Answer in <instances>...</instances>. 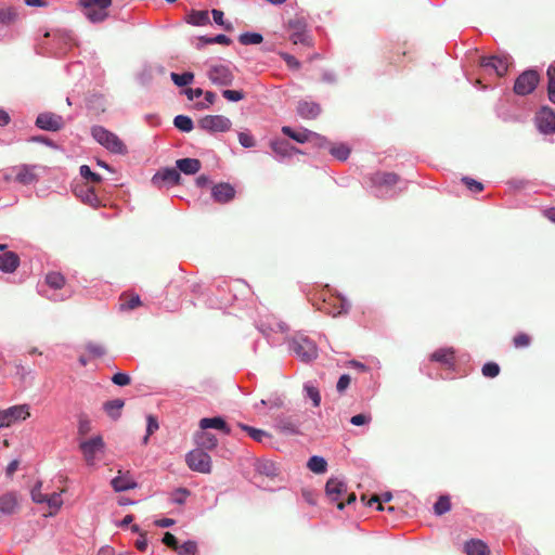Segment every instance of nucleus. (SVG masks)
Segmentation results:
<instances>
[{
	"mask_svg": "<svg viewBox=\"0 0 555 555\" xmlns=\"http://www.w3.org/2000/svg\"><path fill=\"white\" fill-rule=\"evenodd\" d=\"M539 75L535 70H526L515 81L514 91L518 95L531 93L538 86Z\"/></svg>",
	"mask_w": 555,
	"mask_h": 555,
	"instance_id": "obj_10",
	"label": "nucleus"
},
{
	"mask_svg": "<svg viewBox=\"0 0 555 555\" xmlns=\"http://www.w3.org/2000/svg\"><path fill=\"white\" fill-rule=\"evenodd\" d=\"M301 420L299 414H280L275 417L274 427L285 435L300 434Z\"/></svg>",
	"mask_w": 555,
	"mask_h": 555,
	"instance_id": "obj_9",
	"label": "nucleus"
},
{
	"mask_svg": "<svg viewBox=\"0 0 555 555\" xmlns=\"http://www.w3.org/2000/svg\"><path fill=\"white\" fill-rule=\"evenodd\" d=\"M371 420H372V417L370 414L362 413V414L353 415L351 418H349V423L354 426H364V425H369Z\"/></svg>",
	"mask_w": 555,
	"mask_h": 555,
	"instance_id": "obj_58",
	"label": "nucleus"
},
{
	"mask_svg": "<svg viewBox=\"0 0 555 555\" xmlns=\"http://www.w3.org/2000/svg\"><path fill=\"white\" fill-rule=\"evenodd\" d=\"M331 154L341 160V162H345L347 160V146H345L344 144L337 146V147H333L331 149Z\"/></svg>",
	"mask_w": 555,
	"mask_h": 555,
	"instance_id": "obj_64",
	"label": "nucleus"
},
{
	"mask_svg": "<svg viewBox=\"0 0 555 555\" xmlns=\"http://www.w3.org/2000/svg\"><path fill=\"white\" fill-rule=\"evenodd\" d=\"M240 42L244 46H249V44H259L262 42L263 38H262V35L259 34V33H249V31H246V33H243L240 35V38H238Z\"/></svg>",
	"mask_w": 555,
	"mask_h": 555,
	"instance_id": "obj_40",
	"label": "nucleus"
},
{
	"mask_svg": "<svg viewBox=\"0 0 555 555\" xmlns=\"http://www.w3.org/2000/svg\"><path fill=\"white\" fill-rule=\"evenodd\" d=\"M16 17V13L12 8L0 9V24H10Z\"/></svg>",
	"mask_w": 555,
	"mask_h": 555,
	"instance_id": "obj_52",
	"label": "nucleus"
},
{
	"mask_svg": "<svg viewBox=\"0 0 555 555\" xmlns=\"http://www.w3.org/2000/svg\"><path fill=\"white\" fill-rule=\"evenodd\" d=\"M232 121L223 115H206L198 120V127L210 133L227 132Z\"/></svg>",
	"mask_w": 555,
	"mask_h": 555,
	"instance_id": "obj_7",
	"label": "nucleus"
},
{
	"mask_svg": "<svg viewBox=\"0 0 555 555\" xmlns=\"http://www.w3.org/2000/svg\"><path fill=\"white\" fill-rule=\"evenodd\" d=\"M271 149L273 150L275 154V158L279 162H283L286 158H291L295 154L302 153L297 147L293 146L288 141L286 140H274L271 141Z\"/></svg>",
	"mask_w": 555,
	"mask_h": 555,
	"instance_id": "obj_16",
	"label": "nucleus"
},
{
	"mask_svg": "<svg viewBox=\"0 0 555 555\" xmlns=\"http://www.w3.org/2000/svg\"><path fill=\"white\" fill-rule=\"evenodd\" d=\"M17 502L12 493H5L0 496V512L5 515H11L16 508Z\"/></svg>",
	"mask_w": 555,
	"mask_h": 555,
	"instance_id": "obj_33",
	"label": "nucleus"
},
{
	"mask_svg": "<svg viewBox=\"0 0 555 555\" xmlns=\"http://www.w3.org/2000/svg\"><path fill=\"white\" fill-rule=\"evenodd\" d=\"M451 508V503L449 496H440L438 501L434 505V511L436 515H443L449 512Z\"/></svg>",
	"mask_w": 555,
	"mask_h": 555,
	"instance_id": "obj_44",
	"label": "nucleus"
},
{
	"mask_svg": "<svg viewBox=\"0 0 555 555\" xmlns=\"http://www.w3.org/2000/svg\"><path fill=\"white\" fill-rule=\"evenodd\" d=\"M305 397L312 401L313 406H319L321 403V395L319 388L313 382H307L304 384Z\"/></svg>",
	"mask_w": 555,
	"mask_h": 555,
	"instance_id": "obj_35",
	"label": "nucleus"
},
{
	"mask_svg": "<svg viewBox=\"0 0 555 555\" xmlns=\"http://www.w3.org/2000/svg\"><path fill=\"white\" fill-rule=\"evenodd\" d=\"M81 201L92 207H96L100 204L98 196L95 195L93 189L88 188L86 191H81L78 194Z\"/></svg>",
	"mask_w": 555,
	"mask_h": 555,
	"instance_id": "obj_43",
	"label": "nucleus"
},
{
	"mask_svg": "<svg viewBox=\"0 0 555 555\" xmlns=\"http://www.w3.org/2000/svg\"><path fill=\"white\" fill-rule=\"evenodd\" d=\"M46 283L54 291L61 289L65 284V278L60 272H49L46 275Z\"/></svg>",
	"mask_w": 555,
	"mask_h": 555,
	"instance_id": "obj_37",
	"label": "nucleus"
},
{
	"mask_svg": "<svg viewBox=\"0 0 555 555\" xmlns=\"http://www.w3.org/2000/svg\"><path fill=\"white\" fill-rule=\"evenodd\" d=\"M462 181L467 186V189L469 191H472L473 193H478V192H481L483 190V185L479 181H476L473 178L463 177Z\"/></svg>",
	"mask_w": 555,
	"mask_h": 555,
	"instance_id": "obj_55",
	"label": "nucleus"
},
{
	"mask_svg": "<svg viewBox=\"0 0 555 555\" xmlns=\"http://www.w3.org/2000/svg\"><path fill=\"white\" fill-rule=\"evenodd\" d=\"M64 125L65 122L61 115L50 112L40 113L36 118V126L46 131H59Z\"/></svg>",
	"mask_w": 555,
	"mask_h": 555,
	"instance_id": "obj_12",
	"label": "nucleus"
},
{
	"mask_svg": "<svg viewBox=\"0 0 555 555\" xmlns=\"http://www.w3.org/2000/svg\"><path fill=\"white\" fill-rule=\"evenodd\" d=\"M190 23L204 26L209 23V13L207 11H194L190 16Z\"/></svg>",
	"mask_w": 555,
	"mask_h": 555,
	"instance_id": "obj_42",
	"label": "nucleus"
},
{
	"mask_svg": "<svg viewBox=\"0 0 555 555\" xmlns=\"http://www.w3.org/2000/svg\"><path fill=\"white\" fill-rule=\"evenodd\" d=\"M537 125L541 132H555V112L551 108H542L537 117Z\"/></svg>",
	"mask_w": 555,
	"mask_h": 555,
	"instance_id": "obj_18",
	"label": "nucleus"
},
{
	"mask_svg": "<svg viewBox=\"0 0 555 555\" xmlns=\"http://www.w3.org/2000/svg\"><path fill=\"white\" fill-rule=\"evenodd\" d=\"M153 78V68L151 66H145L141 73L138 75V79L142 85L149 83Z\"/></svg>",
	"mask_w": 555,
	"mask_h": 555,
	"instance_id": "obj_63",
	"label": "nucleus"
},
{
	"mask_svg": "<svg viewBox=\"0 0 555 555\" xmlns=\"http://www.w3.org/2000/svg\"><path fill=\"white\" fill-rule=\"evenodd\" d=\"M345 308V299L338 296H330L328 298H324L318 309L326 314L332 315L333 318L341 314Z\"/></svg>",
	"mask_w": 555,
	"mask_h": 555,
	"instance_id": "obj_17",
	"label": "nucleus"
},
{
	"mask_svg": "<svg viewBox=\"0 0 555 555\" xmlns=\"http://www.w3.org/2000/svg\"><path fill=\"white\" fill-rule=\"evenodd\" d=\"M453 359L452 349H439L431 354V360L440 362L447 366L453 365Z\"/></svg>",
	"mask_w": 555,
	"mask_h": 555,
	"instance_id": "obj_36",
	"label": "nucleus"
},
{
	"mask_svg": "<svg viewBox=\"0 0 555 555\" xmlns=\"http://www.w3.org/2000/svg\"><path fill=\"white\" fill-rule=\"evenodd\" d=\"M199 428L203 430L214 428L221 430L225 435H229L231 433L230 427L221 416L202 418L199 421Z\"/></svg>",
	"mask_w": 555,
	"mask_h": 555,
	"instance_id": "obj_23",
	"label": "nucleus"
},
{
	"mask_svg": "<svg viewBox=\"0 0 555 555\" xmlns=\"http://www.w3.org/2000/svg\"><path fill=\"white\" fill-rule=\"evenodd\" d=\"M111 485L116 492H124L138 487L137 481L129 473L116 476L112 479Z\"/></svg>",
	"mask_w": 555,
	"mask_h": 555,
	"instance_id": "obj_24",
	"label": "nucleus"
},
{
	"mask_svg": "<svg viewBox=\"0 0 555 555\" xmlns=\"http://www.w3.org/2000/svg\"><path fill=\"white\" fill-rule=\"evenodd\" d=\"M399 178L395 173L389 172H378L376 173L372 181L374 185L377 188L376 195L377 196H392L395 193L388 190L391 185L398 182Z\"/></svg>",
	"mask_w": 555,
	"mask_h": 555,
	"instance_id": "obj_11",
	"label": "nucleus"
},
{
	"mask_svg": "<svg viewBox=\"0 0 555 555\" xmlns=\"http://www.w3.org/2000/svg\"><path fill=\"white\" fill-rule=\"evenodd\" d=\"M80 176L86 180H90L94 183H99L102 181V177L95 172H93L88 165H82L79 168Z\"/></svg>",
	"mask_w": 555,
	"mask_h": 555,
	"instance_id": "obj_48",
	"label": "nucleus"
},
{
	"mask_svg": "<svg viewBox=\"0 0 555 555\" xmlns=\"http://www.w3.org/2000/svg\"><path fill=\"white\" fill-rule=\"evenodd\" d=\"M321 111L320 104L313 101L302 100L297 104V114L304 119H315Z\"/></svg>",
	"mask_w": 555,
	"mask_h": 555,
	"instance_id": "obj_19",
	"label": "nucleus"
},
{
	"mask_svg": "<svg viewBox=\"0 0 555 555\" xmlns=\"http://www.w3.org/2000/svg\"><path fill=\"white\" fill-rule=\"evenodd\" d=\"M465 552L467 555H489L488 545L478 539H472L465 543Z\"/></svg>",
	"mask_w": 555,
	"mask_h": 555,
	"instance_id": "obj_29",
	"label": "nucleus"
},
{
	"mask_svg": "<svg viewBox=\"0 0 555 555\" xmlns=\"http://www.w3.org/2000/svg\"><path fill=\"white\" fill-rule=\"evenodd\" d=\"M282 132L298 143L309 142L319 147H322L326 144L325 137L305 128L294 130L289 126H284L282 127Z\"/></svg>",
	"mask_w": 555,
	"mask_h": 555,
	"instance_id": "obj_5",
	"label": "nucleus"
},
{
	"mask_svg": "<svg viewBox=\"0 0 555 555\" xmlns=\"http://www.w3.org/2000/svg\"><path fill=\"white\" fill-rule=\"evenodd\" d=\"M190 495V491L185 488H178L171 493V502L175 504H183L186 498Z\"/></svg>",
	"mask_w": 555,
	"mask_h": 555,
	"instance_id": "obj_49",
	"label": "nucleus"
},
{
	"mask_svg": "<svg viewBox=\"0 0 555 555\" xmlns=\"http://www.w3.org/2000/svg\"><path fill=\"white\" fill-rule=\"evenodd\" d=\"M105 443L101 436H94L79 443V449L83 454V459L89 466L95 464L96 454L104 451Z\"/></svg>",
	"mask_w": 555,
	"mask_h": 555,
	"instance_id": "obj_8",
	"label": "nucleus"
},
{
	"mask_svg": "<svg viewBox=\"0 0 555 555\" xmlns=\"http://www.w3.org/2000/svg\"><path fill=\"white\" fill-rule=\"evenodd\" d=\"M259 331L268 338L271 345L280 344V340L271 339V333H282L286 334L288 331V326L284 322L273 321L272 323H261L259 325Z\"/></svg>",
	"mask_w": 555,
	"mask_h": 555,
	"instance_id": "obj_21",
	"label": "nucleus"
},
{
	"mask_svg": "<svg viewBox=\"0 0 555 555\" xmlns=\"http://www.w3.org/2000/svg\"><path fill=\"white\" fill-rule=\"evenodd\" d=\"M235 195V190L230 183H218L211 189V196L218 203H228Z\"/></svg>",
	"mask_w": 555,
	"mask_h": 555,
	"instance_id": "obj_20",
	"label": "nucleus"
},
{
	"mask_svg": "<svg viewBox=\"0 0 555 555\" xmlns=\"http://www.w3.org/2000/svg\"><path fill=\"white\" fill-rule=\"evenodd\" d=\"M289 350L301 361L311 362L318 357V347L305 335L295 336L289 343Z\"/></svg>",
	"mask_w": 555,
	"mask_h": 555,
	"instance_id": "obj_2",
	"label": "nucleus"
},
{
	"mask_svg": "<svg viewBox=\"0 0 555 555\" xmlns=\"http://www.w3.org/2000/svg\"><path fill=\"white\" fill-rule=\"evenodd\" d=\"M170 78L178 87H185L193 82L194 74L191 72H185L182 74L171 73Z\"/></svg>",
	"mask_w": 555,
	"mask_h": 555,
	"instance_id": "obj_39",
	"label": "nucleus"
},
{
	"mask_svg": "<svg viewBox=\"0 0 555 555\" xmlns=\"http://www.w3.org/2000/svg\"><path fill=\"white\" fill-rule=\"evenodd\" d=\"M80 7H89L90 5H98V8H101L100 13L95 14L93 11L91 13L92 17H95V20H106L108 16L107 9L112 4V0H79Z\"/></svg>",
	"mask_w": 555,
	"mask_h": 555,
	"instance_id": "obj_26",
	"label": "nucleus"
},
{
	"mask_svg": "<svg viewBox=\"0 0 555 555\" xmlns=\"http://www.w3.org/2000/svg\"><path fill=\"white\" fill-rule=\"evenodd\" d=\"M44 503H47L51 508L59 509L62 506L63 501L60 493L53 492L52 494L47 495Z\"/></svg>",
	"mask_w": 555,
	"mask_h": 555,
	"instance_id": "obj_59",
	"label": "nucleus"
},
{
	"mask_svg": "<svg viewBox=\"0 0 555 555\" xmlns=\"http://www.w3.org/2000/svg\"><path fill=\"white\" fill-rule=\"evenodd\" d=\"M185 462L189 468L193 472L208 474L211 470V457L202 449H194L190 451L185 455Z\"/></svg>",
	"mask_w": 555,
	"mask_h": 555,
	"instance_id": "obj_6",
	"label": "nucleus"
},
{
	"mask_svg": "<svg viewBox=\"0 0 555 555\" xmlns=\"http://www.w3.org/2000/svg\"><path fill=\"white\" fill-rule=\"evenodd\" d=\"M279 54L291 69L298 70L300 68V62L292 54L286 52H280Z\"/></svg>",
	"mask_w": 555,
	"mask_h": 555,
	"instance_id": "obj_53",
	"label": "nucleus"
},
{
	"mask_svg": "<svg viewBox=\"0 0 555 555\" xmlns=\"http://www.w3.org/2000/svg\"><path fill=\"white\" fill-rule=\"evenodd\" d=\"M92 138L107 151L114 154L124 155L127 147L124 142L112 131L102 126H93L91 128Z\"/></svg>",
	"mask_w": 555,
	"mask_h": 555,
	"instance_id": "obj_1",
	"label": "nucleus"
},
{
	"mask_svg": "<svg viewBox=\"0 0 555 555\" xmlns=\"http://www.w3.org/2000/svg\"><path fill=\"white\" fill-rule=\"evenodd\" d=\"M206 75L210 82L217 87H230L234 81V74L229 65L211 63L207 67Z\"/></svg>",
	"mask_w": 555,
	"mask_h": 555,
	"instance_id": "obj_3",
	"label": "nucleus"
},
{
	"mask_svg": "<svg viewBox=\"0 0 555 555\" xmlns=\"http://www.w3.org/2000/svg\"><path fill=\"white\" fill-rule=\"evenodd\" d=\"M197 551V544L194 541H185L181 545H178L176 552L178 555H195Z\"/></svg>",
	"mask_w": 555,
	"mask_h": 555,
	"instance_id": "obj_46",
	"label": "nucleus"
},
{
	"mask_svg": "<svg viewBox=\"0 0 555 555\" xmlns=\"http://www.w3.org/2000/svg\"><path fill=\"white\" fill-rule=\"evenodd\" d=\"M20 266V258L13 251H7L0 255V270L4 273L14 272Z\"/></svg>",
	"mask_w": 555,
	"mask_h": 555,
	"instance_id": "obj_25",
	"label": "nucleus"
},
{
	"mask_svg": "<svg viewBox=\"0 0 555 555\" xmlns=\"http://www.w3.org/2000/svg\"><path fill=\"white\" fill-rule=\"evenodd\" d=\"M159 428L158 421L153 415L146 417V435L143 438V443L147 444L150 436Z\"/></svg>",
	"mask_w": 555,
	"mask_h": 555,
	"instance_id": "obj_45",
	"label": "nucleus"
},
{
	"mask_svg": "<svg viewBox=\"0 0 555 555\" xmlns=\"http://www.w3.org/2000/svg\"><path fill=\"white\" fill-rule=\"evenodd\" d=\"M41 482H37L36 486L31 489V499L35 503L42 504L47 500V494L41 492Z\"/></svg>",
	"mask_w": 555,
	"mask_h": 555,
	"instance_id": "obj_57",
	"label": "nucleus"
},
{
	"mask_svg": "<svg viewBox=\"0 0 555 555\" xmlns=\"http://www.w3.org/2000/svg\"><path fill=\"white\" fill-rule=\"evenodd\" d=\"M500 373V367L496 363L494 362H488L486 363L483 366H482V374L483 376L486 377H490V378H493L495 376H498Z\"/></svg>",
	"mask_w": 555,
	"mask_h": 555,
	"instance_id": "obj_54",
	"label": "nucleus"
},
{
	"mask_svg": "<svg viewBox=\"0 0 555 555\" xmlns=\"http://www.w3.org/2000/svg\"><path fill=\"white\" fill-rule=\"evenodd\" d=\"M173 125L182 132H190L194 128L193 120L186 115H177L173 119Z\"/></svg>",
	"mask_w": 555,
	"mask_h": 555,
	"instance_id": "obj_38",
	"label": "nucleus"
},
{
	"mask_svg": "<svg viewBox=\"0 0 555 555\" xmlns=\"http://www.w3.org/2000/svg\"><path fill=\"white\" fill-rule=\"evenodd\" d=\"M37 166H34V165H22L17 168V172H16V181L24 184V185H29V184H33L35 183L38 178H37V175L35 172Z\"/></svg>",
	"mask_w": 555,
	"mask_h": 555,
	"instance_id": "obj_22",
	"label": "nucleus"
},
{
	"mask_svg": "<svg viewBox=\"0 0 555 555\" xmlns=\"http://www.w3.org/2000/svg\"><path fill=\"white\" fill-rule=\"evenodd\" d=\"M176 167L184 175H195L201 169V162L196 158H181L176 162Z\"/></svg>",
	"mask_w": 555,
	"mask_h": 555,
	"instance_id": "obj_28",
	"label": "nucleus"
},
{
	"mask_svg": "<svg viewBox=\"0 0 555 555\" xmlns=\"http://www.w3.org/2000/svg\"><path fill=\"white\" fill-rule=\"evenodd\" d=\"M222 96L230 102H238L245 98V94L241 90L225 89L222 91Z\"/></svg>",
	"mask_w": 555,
	"mask_h": 555,
	"instance_id": "obj_51",
	"label": "nucleus"
},
{
	"mask_svg": "<svg viewBox=\"0 0 555 555\" xmlns=\"http://www.w3.org/2000/svg\"><path fill=\"white\" fill-rule=\"evenodd\" d=\"M196 444L202 450H212L217 447L218 440L215 435L207 433L205 430L197 431L194 436Z\"/></svg>",
	"mask_w": 555,
	"mask_h": 555,
	"instance_id": "obj_27",
	"label": "nucleus"
},
{
	"mask_svg": "<svg viewBox=\"0 0 555 555\" xmlns=\"http://www.w3.org/2000/svg\"><path fill=\"white\" fill-rule=\"evenodd\" d=\"M214 22L220 26H222L225 30H231L233 28L231 23H225L223 20V12L220 10L214 9L211 11Z\"/></svg>",
	"mask_w": 555,
	"mask_h": 555,
	"instance_id": "obj_56",
	"label": "nucleus"
},
{
	"mask_svg": "<svg viewBox=\"0 0 555 555\" xmlns=\"http://www.w3.org/2000/svg\"><path fill=\"white\" fill-rule=\"evenodd\" d=\"M255 469L258 474L267 477H274L278 475V467L275 466L274 462L270 460L257 461L255 464Z\"/></svg>",
	"mask_w": 555,
	"mask_h": 555,
	"instance_id": "obj_31",
	"label": "nucleus"
},
{
	"mask_svg": "<svg viewBox=\"0 0 555 555\" xmlns=\"http://www.w3.org/2000/svg\"><path fill=\"white\" fill-rule=\"evenodd\" d=\"M346 491V485L338 478H330L325 485V492L327 498L332 502H337V508L343 511L345 508V502L338 501L343 492Z\"/></svg>",
	"mask_w": 555,
	"mask_h": 555,
	"instance_id": "obj_14",
	"label": "nucleus"
},
{
	"mask_svg": "<svg viewBox=\"0 0 555 555\" xmlns=\"http://www.w3.org/2000/svg\"><path fill=\"white\" fill-rule=\"evenodd\" d=\"M481 66L486 69H491L496 76L502 77L507 73L509 60L507 56H489L482 57Z\"/></svg>",
	"mask_w": 555,
	"mask_h": 555,
	"instance_id": "obj_15",
	"label": "nucleus"
},
{
	"mask_svg": "<svg viewBox=\"0 0 555 555\" xmlns=\"http://www.w3.org/2000/svg\"><path fill=\"white\" fill-rule=\"evenodd\" d=\"M291 40L295 44H298V43L309 44V36L304 30L302 31L293 33L292 36H291Z\"/></svg>",
	"mask_w": 555,
	"mask_h": 555,
	"instance_id": "obj_62",
	"label": "nucleus"
},
{
	"mask_svg": "<svg viewBox=\"0 0 555 555\" xmlns=\"http://www.w3.org/2000/svg\"><path fill=\"white\" fill-rule=\"evenodd\" d=\"M546 75H547V78H548V83H547V93H548V99L552 103L555 104V65H550L547 70H546Z\"/></svg>",
	"mask_w": 555,
	"mask_h": 555,
	"instance_id": "obj_41",
	"label": "nucleus"
},
{
	"mask_svg": "<svg viewBox=\"0 0 555 555\" xmlns=\"http://www.w3.org/2000/svg\"><path fill=\"white\" fill-rule=\"evenodd\" d=\"M204 101L195 104L197 109H207L209 108L216 101V94L212 91H205Z\"/></svg>",
	"mask_w": 555,
	"mask_h": 555,
	"instance_id": "obj_50",
	"label": "nucleus"
},
{
	"mask_svg": "<svg viewBox=\"0 0 555 555\" xmlns=\"http://www.w3.org/2000/svg\"><path fill=\"white\" fill-rule=\"evenodd\" d=\"M141 305V300L139 295H132L130 298L122 297L121 302L119 305V309L121 311L132 310Z\"/></svg>",
	"mask_w": 555,
	"mask_h": 555,
	"instance_id": "obj_47",
	"label": "nucleus"
},
{
	"mask_svg": "<svg viewBox=\"0 0 555 555\" xmlns=\"http://www.w3.org/2000/svg\"><path fill=\"white\" fill-rule=\"evenodd\" d=\"M238 142L245 149L253 147L255 145L254 137L248 132H240Z\"/></svg>",
	"mask_w": 555,
	"mask_h": 555,
	"instance_id": "obj_60",
	"label": "nucleus"
},
{
	"mask_svg": "<svg viewBox=\"0 0 555 555\" xmlns=\"http://www.w3.org/2000/svg\"><path fill=\"white\" fill-rule=\"evenodd\" d=\"M238 427L242 430L246 431L248 436L257 442H264L266 440L271 438L270 434L262 429H258L242 423H238Z\"/></svg>",
	"mask_w": 555,
	"mask_h": 555,
	"instance_id": "obj_32",
	"label": "nucleus"
},
{
	"mask_svg": "<svg viewBox=\"0 0 555 555\" xmlns=\"http://www.w3.org/2000/svg\"><path fill=\"white\" fill-rule=\"evenodd\" d=\"M112 382L117 386H127L130 384V376L126 373L118 372L113 375Z\"/></svg>",
	"mask_w": 555,
	"mask_h": 555,
	"instance_id": "obj_61",
	"label": "nucleus"
},
{
	"mask_svg": "<svg viewBox=\"0 0 555 555\" xmlns=\"http://www.w3.org/2000/svg\"><path fill=\"white\" fill-rule=\"evenodd\" d=\"M181 176L177 167H166L158 170L152 178V183L156 186H172L180 183Z\"/></svg>",
	"mask_w": 555,
	"mask_h": 555,
	"instance_id": "obj_13",
	"label": "nucleus"
},
{
	"mask_svg": "<svg viewBox=\"0 0 555 555\" xmlns=\"http://www.w3.org/2000/svg\"><path fill=\"white\" fill-rule=\"evenodd\" d=\"M29 416L30 405L26 403L0 410V428H8L14 423L27 420Z\"/></svg>",
	"mask_w": 555,
	"mask_h": 555,
	"instance_id": "obj_4",
	"label": "nucleus"
},
{
	"mask_svg": "<svg viewBox=\"0 0 555 555\" xmlns=\"http://www.w3.org/2000/svg\"><path fill=\"white\" fill-rule=\"evenodd\" d=\"M124 405L125 401L122 399H114L106 401L103 409L112 420L116 421L120 417Z\"/></svg>",
	"mask_w": 555,
	"mask_h": 555,
	"instance_id": "obj_30",
	"label": "nucleus"
},
{
	"mask_svg": "<svg viewBox=\"0 0 555 555\" xmlns=\"http://www.w3.org/2000/svg\"><path fill=\"white\" fill-rule=\"evenodd\" d=\"M307 467L314 474H324L327 469V462L323 456L313 455L309 459Z\"/></svg>",
	"mask_w": 555,
	"mask_h": 555,
	"instance_id": "obj_34",
	"label": "nucleus"
}]
</instances>
